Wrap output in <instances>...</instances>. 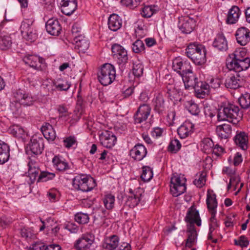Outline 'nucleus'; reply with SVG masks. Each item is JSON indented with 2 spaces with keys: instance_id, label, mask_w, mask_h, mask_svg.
<instances>
[{
  "instance_id": "nucleus-1",
  "label": "nucleus",
  "mask_w": 250,
  "mask_h": 250,
  "mask_svg": "<svg viewBox=\"0 0 250 250\" xmlns=\"http://www.w3.org/2000/svg\"><path fill=\"white\" fill-rule=\"evenodd\" d=\"M247 51L245 48L236 50L233 54V58L227 60L226 64L229 70L239 73L246 70L250 66V59L246 57Z\"/></svg>"
},
{
  "instance_id": "nucleus-2",
  "label": "nucleus",
  "mask_w": 250,
  "mask_h": 250,
  "mask_svg": "<svg viewBox=\"0 0 250 250\" xmlns=\"http://www.w3.org/2000/svg\"><path fill=\"white\" fill-rule=\"evenodd\" d=\"M239 107L231 104H225L219 109L217 117L219 121H228L236 124L242 118Z\"/></svg>"
},
{
  "instance_id": "nucleus-3",
  "label": "nucleus",
  "mask_w": 250,
  "mask_h": 250,
  "mask_svg": "<svg viewBox=\"0 0 250 250\" xmlns=\"http://www.w3.org/2000/svg\"><path fill=\"white\" fill-rule=\"evenodd\" d=\"M186 53L188 58L197 64L201 65L206 61V50L201 44L191 43L186 48Z\"/></svg>"
},
{
  "instance_id": "nucleus-4",
  "label": "nucleus",
  "mask_w": 250,
  "mask_h": 250,
  "mask_svg": "<svg viewBox=\"0 0 250 250\" xmlns=\"http://www.w3.org/2000/svg\"><path fill=\"white\" fill-rule=\"evenodd\" d=\"M96 185L95 180L86 175H78L73 179L74 188L83 192H88L91 190Z\"/></svg>"
},
{
  "instance_id": "nucleus-5",
  "label": "nucleus",
  "mask_w": 250,
  "mask_h": 250,
  "mask_svg": "<svg viewBox=\"0 0 250 250\" xmlns=\"http://www.w3.org/2000/svg\"><path fill=\"white\" fill-rule=\"evenodd\" d=\"M20 30L22 37L30 42L38 38V31L32 19H25L21 25Z\"/></svg>"
},
{
  "instance_id": "nucleus-6",
  "label": "nucleus",
  "mask_w": 250,
  "mask_h": 250,
  "mask_svg": "<svg viewBox=\"0 0 250 250\" xmlns=\"http://www.w3.org/2000/svg\"><path fill=\"white\" fill-rule=\"evenodd\" d=\"M116 77V71L114 66L110 63H105L102 66L98 74L100 83L103 85L111 84Z\"/></svg>"
},
{
  "instance_id": "nucleus-7",
  "label": "nucleus",
  "mask_w": 250,
  "mask_h": 250,
  "mask_svg": "<svg viewBox=\"0 0 250 250\" xmlns=\"http://www.w3.org/2000/svg\"><path fill=\"white\" fill-rule=\"evenodd\" d=\"M206 203L207 208L211 214L209 229H210V231H211V230H214L215 228L218 227L217 220L215 218L216 208L217 207V202L216 199V195L214 194H211L208 193L207 194Z\"/></svg>"
},
{
  "instance_id": "nucleus-8",
  "label": "nucleus",
  "mask_w": 250,
  "mask_h": 250,
  "mask_svg": "<svg viewBox=\"0 0 250 250\" xmlns=\"http://www.w3.org/2000/svg\"><path fill=\"white\" fill-rule=\"evenodd\" d=\"M186 179L180 176H175L171 179L170 191L173 196L177 197L186 190Z\"/></svg>"
},
{
  "instance_id": "nucleus-9",
  "label": "nucleus",
  "mask_w": 250,
  "mask_h": 250,
  "mask_svg": "<svg viewBox=\"0 0 250 250\" xmlns=\"http://www.w3.org/2000/svg\"><path fill=\"white\" fill-rule=\"evenodd\" d=\"M23 61L30 67L38 70L45 69L44 60L39 56L32 54H26L22 58Z\"/></svg>"
},
{
  "instance_id": "nucleus-10",
  "label": "nucleus",
  "mask_w": 250,
  "mask_h": 250,
  "mask_svg": "<svg viewBox=\"0 0 250 250\" xmlns=\"http://www.w3.org/2000/svg\"><path fill=\"white\" fill-rule=\"evenodd\" d=\"M119 245V238L116 235H112L106 238L103 244V247L108 250H131L130 246L127 244H124V246H121L118 248Z\"/></svg>"
},
{
  "instance_id": "nucleus-11",
  "label": "nucleus",
  "mask_w": 250,
  "mask_h": 250,
  "mask_svg": "<svg viewBox=\"0 0 250 250\" xmlns=\"http://www.w3.org/2000/svg\"><path fill=\"white\" fill-rule=\"evenodd\" d=\"M43 146L42 138L33 137L27 147L26 152L28 154L38 155L42 153Z\"/></svg>"
},
{
  "instance_id": "nucleus-12",
  "label": "nucleus",
  "mask_w": 250,
  "mask_h": 250,
  "mask_svg": "<svg viewBox=\"0 0 250 250\" xmlns=\"http://www.w3.org/2000/svg\"><path fill=\"white\" fill-rule=\"evenodd\" d=\"M172 68L179 73L182 77L185 76L188 71H192L190 63L186 61L183 62L180 57L176 58L173 61Z\"/></svg>"
},
{
  "instance_id": "nucleus-13",
  "label": "nucleus",
  "mask_w": 250,
  "mask_h": 250,
  "mask_svg": "<svg viewBox=\"0 0 250 250\" xmlns=\"http://www.w3.org/2000/svg\"><path fill=\"white\" fill-rule=\"evenodd\" d=\"M178 27L182 32L190 33L195 26V20L188 16L180 17L179 19Z\"/></svg>"
},
{
  "instance_id": "nucleus-14",
  "label": "nucleus",
  "mask_w": 250,
  "mask_h": 250,
  "mask_svg": "<svg viewBox=\"0 0 250 250\" xmlns=\"http://www.w3.org/2000/svg\"><path fill=\"white\" fill-rule=\"evenodd\" d=\"M151 108L149 104H141L134 116L135 123L140 124L146 121L150 115Z\"/></svg>"
},
{
  "instance_id": "nucleus-15",
  "label": "nucleus",
  "mask_w": 250,
  "mask_h": 250,
  "mask_svg": "<svg viewBox=\"0 0 250 250\" xmlns=\"http://www.w3.org/2000/svg\"><path fill=\"white\" fill-rule=\"evenodd\" d=\"M147 153L145 146L138 143L130 150V156L133 160L140 161L146 156Z\"/></svg>"
},
{
  "instance_id": "nucleus-16",
  "label": "nucleus",
  "mask_w": 250,
  "mask_h": 250,
  "mask_svg": "<svg viewBox=\"0 0 250 250\" xmlns=\"http://www.w3.org/2000/svg\"><path fill=\"white\" fill-rule=\"evenodd\" d=\"M100 140L102 146L106 148H111L115 145L117 138L114 133L106 130L102 133L100 136Z\"/></svg>"
},
{
  "instance_id": "nucleus-17",
  "label": "nucleus",
  "mask_w": 250,
  "mask_h": 250,
  "mask_svg": "<svg viewBox=\"0 0 250 250\" xmlns=\"http://www.w3.org/2000/svg\"><path fill=\"white\" fill-rule=\"evenodd\" d=\"M244 79L238 73L236 75L228 77L225 82V86L228 88L237 89L242 86Z\"/></svg>"
},
{
  "instance_id": "nucleus-18",
  "label": "nucleus",
  "mask_w": 250,
  "mask_h": 250,
  "mask_svg": "<svg viewBox=\"0 0 250 250\" xmlns=\"http://www.w3.org/2000/svg\"><path fill=\"white\" fill-rule=\"evenodd\" d=\"M235 35L237 42L241 45L245 46L250 41V31L246 27L238 28Z\"/></svg>"
},
{
  "instance_id": "nucleus-19",
  "label": "nucleus",
  "mask_w": 250,
  "mask_h": 250,
  "mask_svg": "<svg viewBox=\"0 0 250 250\" xmlns=\"http://www.w3.org/2000/svg\"><path fill=\"white\" fill-rule=\"evenodd\" d=\"M154 110L159 115L164 116L166 114L167 107L165 99L161 94H158L153 100Z\"/></svg>"
},
{
  "instance_id": "nucleus-20",
  "label": "nucleus",
  "mask_w": 250,
  "mask_h": 250,
  "mask_svg": "<svg viewBox=\"0 0 250 250\" xmlns=\"http://www.w3.org/2000/svg\"><path fill=\"white\" fill-rule=\"evenodd\" d=\"M47 32L51 35L58 36L62 31V26L58 20L50 19L45 25Z\"/></svg>"
},
{
  "instance_id": "nucleus-21",
  "label": "nucleus",
  "mask_w": 250,
  "mask_h": 250,
  "mask_svg": "<svg viewBox=\"0 0 250 250\" xmlns=\"http://www.w3.org/2000/svg\"><path fill=\"white\" fill-rule=\"evenodd\" d=\"M112 51L113 56L117 58L121 63H125L128 60L126 50L121 45L114 44L112 46Z\"/></svg>"
},
{
  "instance_id": "nucleus-22",
  "label": "nucleus",
  "mask_w": 250,
  "mask_h": 250,
  "mask_svg": "<svg viewBox=\"0 0 250 250\" xmlns=\"http://www.w3.org/2000/svg\"><path fill=\"white\" fill-rule=\"evenodd\" d=\"M94 241L93 237L83 235L77 240L75 244V248L78 250H87L90 249Z\"/></svg>"
},
{
  "instance_id": "nucleus-23",
  "label": "nucleus",
  "mask_w": 250,
  "mask_h": 250,
  "mask_svg": "<svg viewBox=\"0 0 250 250\" xmlns=\"http://www.w3.org/2000/svg\"><path fill=\"white\" fill-rule=\"evenodd\" d=\"M14 97L17 101L26 106L32 105L34 101V98L30 95L25 93L21 90H18L14 94Z\"/></svg>"
},
{
  "instance_id": "nucleus-24",
  "label": "nucleus",
  "mask_w": 250,
  "mask_h": 250,
  "mask_svg": "<svg viewBox=\"0 0 250 250\" xmlns=\"http://www.w3.org/2000/svg\"><path fill=\"white\" fill-rule=\"evenodd\" d=\"M185 220L189 223H195L198 226L201 225V219L199 211L193 206L188 209Z\"/></svg>"
},
{
  "instance_id": "nucleus-25",
  "label": "nucleus",
  "mask_w": 250,
  "mask_h": 250,
  "mask_svg": "<svg viewBox=\"0 0 250 250\" xmlns=\"http://www.w3.org/2000/svg\"><path fill=\"white\" fill-rule=\"evenodd\" d=\"M61 11L65 15H71L77 8L76 0H62Z\"/></svg>"
},
{
  "instance_id": "nucleus-26",
  "label": "nucleus",
  "mask_w": 250,
  "mask_h": 250,
  "mask_svg": "<svg viewBox=\"0 0 250 250\" xmlns=\"http://www.w3.org/2000/svg\"><path fill=\"white\" fill-rule=\"evenodd\" d=\"M182 79L186 89L193 88L199 82L197 76L192 71H188Z\"/></svg>"
},
{
  "instance_id": "nucleus-27",
  "label": "nucleus",
  "mask_w": 250,
  "mask_h": 250,
  "mask_svg": "<svg viewBox=\"0 0 250 250\" xmlns=\"http://www.w3.org/2000/svg\"><path fill=\"white\" fill-rule=\"evenodd\" d=\"M193 89H194L196 96L199 98H204L209 93V84L202 81H199Z\"/></svg>"
},
{
  "instance_id": "nucleus-28",
  "label": "nucleus",
  "mask_w": 250,
  "mask_h": 250,
  "mask_svg": "<svg viewBox=\"0 0 250 250\" xmlns=\"http://www.w3.org/2000/svg\"><path fill=\"white\" fill-rule=\"evenodd\" d=\"M241 12L239 8L237 6H232L229 10L226 22L229 24H234L238 20Z\"/></svg>"
},
{
  "instance_id": "nucleus-29",
  "label": "nucleus",
  "mask_w": 250,
  "mask_h": 250,
  "mask_svg": "<svg viewBox=\"0 0 250 250\" xmlns=\"http://www.w3.org/2000/svg\"><path fill=\"white\" fill-rule=\"evenodd\" d=\"M122 21L118 15L113 14L109 17L108 26L110 30L113 31H116L122 26Z\"/></svg>"
},
{
  "instance_id": "nucleus-30",
  "label": "nucleus",
  "mask_w": 250,
  "mask_h": 250,
  "mask_svg": "<svg viewBox=\"0 0 250 250\" xmlns=\"http://www.w3.org/2000/svg\"><path fill=\"white\" fill-rule=\"evenodd\" d=\"M43 85H46L47 90L50 92H52L56 88L60 90L66 91L70 87V84L66 81H62L61 82H57L55 83H49L48 84H44Z\"/></svg>"
},
{
  "instance_id": "nucleus-31",
  "label": "nucleus",
  "mask_w": 250,
  "mask_h": 250,
  "mask_svg": "<svg viewBox=\"0 0 250 250\" xmlns=\"http://www.w3.org/2000/svg\"><path fill=\"white\" fill-rule=\"evenodd\" d=\"M234 141L242 149L245 150L248 148V138L246 133L241 132L237 133L234 138Z\"/></svg>"
},
{
  "instance_id": "nucleus-32",
  "label": "nucleus",
  "mask_w": 250,
  "mask_h": 250,
  "mask_svg": "<svg viewBox=\"0 0 250 250\" xmlns=\"http://www.w3.org/2000/svg\"><path fill=\"white\" fill-rule=\"evenodd\" d=\"M216 131L221 139H227L231 133V126L229 124H223L217 126Z\"/></svg>"
},
{
  "instance_id": "nucleus-33",
  "label": "nucleus",
  "mask_w": 250,
  "mask_h": 250,
  "mask_svg": "<svg viewBox=\"0 0 250 250\" xmlns=\"http://www.w3.org/2000/svg\"><path fill=\"white\" fill-rule=\"evenodd\" d=\"M213 46L220 51H226L228 42L225 36L222 34H218L214 40Z\"/></svg>"
},
{
  "instance_id": "nucleus-34",
  "label": "nucleus",
  "mask_w": 250,
  "mask_h": 250,
  "mask_svg": "<svg viewBox=\"0 0 250 250\" xmlns=\"http://www.w3.org/2000/svg\"><path fill=\"white\" fill-rule=\"evenodd\" d=\"M75 41L76 47L80 52L85 53L89 46V43L88 40L82 36H75Z\"/></svg>"
},
{
  "instance_id": "nucleus-35",
  "label": "nucleus",
  "mask_w": 250,
  "mask_h": 250,
  "mask_svg": "<svg viewBox=\"0 0 250 250\" xmlns=\"http://www.w3.org/2000/svg\"><path fill=\"white\" fill-rule=\"evenodd\" d=\"M44 137L50 141H53L56 138V133L52 126L48 123H45L41 128Z\"/></svg>"
},
{
  "instance_id": "nucleus-36",
  "label": "nucleus",
  "mask_w": 250,
  "mask_h": 250,
  "mask_svg": "<svg viewBox=\"0 0 250 250\" xmlns=\"http://www.w3.org/2000/svg\"><path fill=\"white\" fill-rule=\"evenodd\" d=\"M9 150V146L0 141V164H3L8 160L10 156Z\"/></svg>"
},
{
  "instance_id": "nucleus-37",
  "label": "nucleus",
  "mask_w": 250,
  "mask_h": 250,
  "mask_svg": "<svg viewBox=\"0 0 250 250\" xmlns=\"http://www.w3.org/2000/svg\"><path fill=\"white\" fill-rule=\"evenodd\" d=\"M12 44L11 38L6 33H1L0 34V49L5 50L8 49Z\"/></svg>"
},
{
  "instance_id": "nucleus-38",
  "label": "nucleus",
  "mask_w": 250,
  "mask_h": 250,
  "mask_svg": "<svg viewBox=\"0 0 250 250\" xmlns=\"http://www.w3.org/2000/svg\"><path fill=\"white\" fill-rule=\"evenodd\" d=\"M192 125L190 123H185L177 129L178 134L181 138L187 137L192 130Z\"/></svg>"
},
{
  "instance_id": "nucleus-39",
  "label": "nucleus",
  "mask_w": 250,
  "mask_h": 250,
  "mask_svg": "<svg viewBox=\"0 0 250 250\" xmlns=\"http://www.w3.org/2000/svg\"><path fill=\"white\" fill-rule=\"evenodd\" d=\"M52 162L56 169L59 171H64L69 169L68 163L57 156H55L52 160Z\"/></svg>"
},
{
  "instance_id": "nucleus-40",
  "label": "nucleus",
  "mask_w": 250,
  "mask_h": 250,
  "mask_svg": "<svg viewBox=\"0 0 250 250\" xmlns=\"http://www.w3.org/2000/svg\"><path fill=\"white\" fill-rule=\"evenodd\" d=\"M142 196L141 193H131L130 195H129L127 197L126 201V205L130 208H133L137 206L140 201V198Z\"/></svg>"
},
{
  "instance_id": "nucleus-41",
  "label": "nucleus",
  "mask_w": 250,
  "mask_h": 250,
  "mask_svg": "<svg viewBox=\"0 0 250 250\" xmlns=\"http://www.w3.org/2000/svg\"><path fill=\"white\" fill-rule=\"evenodd\" d=\"M186 108L193 115H198L200 112L198 105L192 101H187L185 103Z\"/></svg>"
},
{
  "instance_id": "nucleus-42",
  "label": "nucleus",
  "mask_w": 250,
  "mask_h": 250,
  "mask_svg": "<svg viewBox=\"0 0 250 250\" xmlns=\"http://www.w3.org/2000/svg\"><path fill=\"white\" fill-rule=\"evenodd\" d=\"M133 74L136 77H140L142 76L144 71L143 64L139 61L135 62L133 64L132 67Z\"/></svg>"
},
{
  "instance_id": "nucleus-43",
  "label": "nucleus",
  "mask_w": 250,
  "mask_h": 250,
  "mask_svg": "<svg viewBox=\"0 0 250 250\" xmlns=\"http://www.w3.org/2000/svg\"><path fill=\"white\" fill-rule=\"evenodd\" d=\"M153 177V172L151 168L147 166L143 167V172L141 175V178L144 182H148L152 179Z\"/></svg>"
},
{
  "instance_id": "nucleus-44",
  "label": "nucleus",
  "mask_w": 250,
  "mask_h": 250,
  "mask_svg": "<svg viewBox=\"0 0 250 250\" xmlns=\"http://www.w3.org/2000/svg\"><path fill=\"white\" fill-rule=\"evenodd\" d=\"M239 103L243 109H248L250 106V93H247L239 99Z\"/></svg>"
},
{
  "instance_id": "nucleus-45",
  "label": "nucleus",
  "mask_w": 250,
  "mask_h": 250,
  "mask_svg": "<svg viewBox=\"0 0 250 250\" xmlns=\"http://www.w3.org/2000/svg\"><path fill=\"white\" fill-rule=\"evenodd\" d=\"M103 202L106 209H111L114 207L115 197L111 194H107L104 198Z\"/></svg>"
},
{
  "instance_id": "nucleus-46",
  "label": "nucleus",
  "mask_w": 250,
  "mask_h": 250,
  "mask_svg": "<svg viewBox=\"0 0 250 250\" xmlns=\"http://www.w3.org/2000/svg\"><path fill=\"white\" fill-rule=\"evenodd\" d=\"M206 175V173L204 172L199 173V175L197 174V178L193 181L194 184L198 188L202 187L205 184Z\"/></svg>"
},
{
  "instance_id": "nucleus-47",
  "label": "nucleus",
  "mask_w": 250,
  "mask_h": 250,
  "mask_svg": "<svg viewBox=\"0 0 250 250\" xmlns=\"http://www.w3.org/2000/svg\"><path fill=\"white\" fill-rule=\"evenodd\" d=\"M145 46L144 42L140 40H137L132 45V51L135 53H140L144 51Z\"/></svg>"
},
{
  "instance_id": "nucleus-48",
  "label": "nucleus",
  "mask_w": 250,
  "mask_h": 250,
  "mask_svg": "<svg viewBox=\"0 0 250 250\" xmlns=\"http://www.w3.org/2000/svg\"><path fill=\"white\" fill-rule=\"evenodd\" d=\"M9 131L11 134L16 137L20 138L24 134V130L20 126L14 125L9 128Z\"/></svg>"
},
{
  "instance_id": "nucleus-49",
  "label": "nucleus",
  "mask_w": 250,
  "mask_h": 250,
  "mask_svg": "<svg viewBox=\"0 0 250 250\" xmlns=\"http://www.w3.org/2000/svg\"><path fill=\"white\" fill-rule=\"evenodd\" d=\"M55 176L54 173L48 171H42L39 175L38 182H46L53 179Z\"/></svg>"
},
{
  "instance_id": "nucleus-50",
  "label": "nucleus",
  "mask_w": 250,
  "mask_h": 250,
  "mask_svg": "<svg viewBox=\"0 0 250 250\" xmlns=\"http://www.w3.org/2000/svg\"><path fill=\"white\" fill-rule=\"evenodd\" d=\"M75 220L79 224H85L89 222V218L86 213L78 212L75 215Z\"/></svg>"
},
{
  "instance_id": "nucleus-51",
  "label": "nucleus",
  "mask_w": 250,
  "mask_h": 250,
  "mask_svg": "<svg viewBox=\"0 0 250 250\" xmlns=\"http://www.w3.org/2000/svg\"><path fill=\"white\" fill-rule=\"evenodd\" d=\"M181 145L177 139L171 141L168 146V150L169 151L176 152L181 148Z\"/></svg>"
},
{
  "instance_id": "nucleus-52",
  "label": "nucleus",
  "mask_w": 250,
  "mask_h": 250,
  "mask_svg": "<svg viewBox=\"0 0 250 250\" xmlns=\"http://www.w3.org/2000/svg\"><path fill=\"white\" fill-rule=\"evenodd\" d=\"M167 93L171 100L177 101L180 99L179 97L181 94V91L179 89L174 88L168 90Z\"/></svg>"
},
{
  "instance_id": "nucleus-53",
  "label": "nucleus",
  "mask_w": 250,
  "mask_h": 250,
  "mask_svg": "<svg viewBox=\"0 0 250 250\" xmlns=\"http://www.w3.org/2000/svg\"><path fill=\"white\" fill-rule=\"evenodd\" d=\"M47 196L49 200L52 202H55L59 199V192L56 189H51L47 193Z\"/></svg>"
},
{
  "instance_id": "nucleus-54",
  "label": "nucleus",
  "mask_w": 250,
  "mask_h": 250,
  "mask_svg": "<svg viewBox=\"0 0 250 250\" xmlns=\"http://www.w3.org/2000/svg\"><path fill=\"white\" fill-rule=\"evenodd\" d=\"M154 13V10L151 6H146L142 8L141 15L145 18L151 17Z\"/></svg>"
},
{
  "instance_id": "nucleus-55",
  "label": "nucleus",
  "mask_w": 250,
  "mask_h": 250,
  "mask_svg": "<svg viewBox=\"0 0 250 250\" xmlns=\"http://www.w3.org/2000/svg\"><path fill=\"white\" fill-rule=\"evenodd\" d=\"M28 176L35 173L37 170L39 169V167L37 163L34 160H30L28 163Z\"/></svg>"
},
{
  "instance_id": "nucleus-56",
  "label": "nucleus",
  "mask_w": 250,
  "mask_h": 250,
  "mask_svg": "<svg viewBox=\"0 0 250 250\" xmlns=\"http://www.w3.org/2000/svg\"><path fill=\"white\" fill-rule=\"evenodd\" d=\"M234 244L235 245L239 246L242 248L247 247L249 244V241L244 235L239 237L238 240L235 239Z\"/></svg>"
},
{
  "instance_id": "nucleus-57",
  "label": "nucleus",
  "mask_w": 250,
  "mask_h": 250,
  "mask_svg": "<svg viewBox=\"0 0 250 250\" xmlns=\"http://www.w3.org/2000/svg\"><path fill=\"white\" fill-rule=\"evenodd\" d=\"M76 138L72 136L66 137L63 140V146L67 148H70L74 144L76 143Z\"/></svg>"
},
{
  "instance_id": "nucleus-58",
  "label": "nucleus",
  "mask_w": 250,
  "mask_h": 250,
  "mask_svg": "<svg viewBox=\"0 0 250 250\" xmlns=\"http://www.w3.org/2000/svg\"><path fill=\"white\" fill-rule=\"evenodd\" d=\"M120 2L123 5L132 9L137 7L138 4L136 0H121Z\"/></svg>"
},
{
  "instance_id": "nucleus-59",
  "label": "nucleus",
  "mask_w": 250,
  "mask_h": 250,
  "mask_svg": "<svg viewBox=\"0 0 250 250\" xmlns=\"http://www.w3.org/2000/svg\"><path fill=\"white\" fill-rule=\"evenodd\" d=\"M21 104H22L20 102L16 100V102L11 103L10 104V109L13 113H18L21 109Z\"/></svg>"
},
{
  "instance_id": "nucleus-60",
  "label": "nucleus",
  "mask_w": 250,
  "mask_h": 250,
  "mask_svg": "<svg viewBox=\"0 0 250 250\" xmlns=\"http://www.w3.org/2000/svg\"><path fill=\"white\" fill-rule=\"evenodd\" d=\"M188 238L186 242V246L188 248H191L193 243L196 238L197 233H188Z\"/></svg>"
},
{
  "instance_id": "nucleus-61",
  "label": "nucleus",
  "mask_w": 250,
  "mask_h": 250,
  "mask_svg": "<svg viewBox=\"0 0 250 250\" xmlns=\"http://www.w3.org/2000/svg\"><path fill=\"white\" fill-rule=\"evenodd\" d=\"M209 87L215 89L220 87L221 81L218 78H211L209 80Z\"/></svg>"
},
{
  "instance_id": "nucleus-62",
  "label": "nucleus",
  "mask_w": 250,
  "mask_h": 250,
  "mask_svg": "<svg viewBox=\"0 0 250 250\" xmlns=\"http://www.w3.org/2000/svg\"><path fill=\"white\" fill-rule=\"evenodd\" d=\"M58 111L61 117H67L69 116L70 114L68 111L67 108L63 105H59L58 108Z\"/></svg>"
},
{
  "instance_id": "nucleus-63",
  "label": "nucleus",
  "mask_w": 250,
  "mask_h": 250,
  "mask_svg": "<svg viewBox=\"0 0 250 250\" xmlns=\"http://www.w3.org/2000/svg\"><path fill=\"white\" fill-rule=\"evenodd\" d=\"M163 131V129L159 127H154L151 132V135L152 137L157 138L162 135Z\"/></svg>"
},
{
  "instance_id": "nucleus-64",
  "label": "nucleus",
  "mask_w": 250,
  "mask_h": 250,
  "mask_svg": "<svg viewBox=\"0 0 250 250\" xmlns=\"http://www.w3.org/2000/svg\"><path fill=\"white\" fill-rule=\"evenodd\" d=\"M45 245L41 242H36L33 244L30 247V250H44Z\"/></svg>"
}]
</instances>
